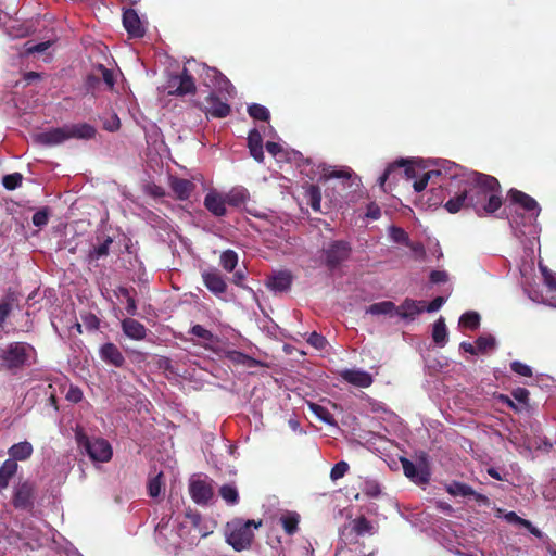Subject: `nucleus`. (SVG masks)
I'll return each instance as SVG.
<instances>
[{"mask_svg": "<svg viewBox=\"0 0 556 556\" xmlns=\"http://www.w3.org/2000/svg\"><path fill=\"white\" fill-rule=\"evenodd\" d=\"M204 207L215 217H224L227 214L225 194L211 190L204 197Z\"/></svg>", "mask_w": 556, "mask_h": 556, "instance_id": "nucleus-15", "label": "nucleus"}, {"mask_svg": "<svg viewBox=\"0 0 556 556\" xmlns=\"http://www.w3.org/2000/svg\"><path fill=\"white\" fill-rule=\"evenodd\" d=\"M430 180L434 182V179H433L430 170H427L421 175V177L419 179L414 181L413 187H414L415 191L421 192L422 190H425Z\"/></svg>", "mask_w": 556, "mask_h": 556, "instance_id": "nucleus-55", "label": "nucleus"}, {"mask_svg": "<svg viewBox=\"0 0 556 556\" xmlns=\"http://www.w3.org/2000/svg\"><path fill=\"white\" fill-rule=\"evenodd\" d=\"M508 198L513 203L519 204L529 213H535L538 215L541 211L536 200L523 191L513 188L508 191Z\"/></svg>", "mask_w": 556, "mask_h": 556, "instance_id": "nucleus-19", "label": "nucleus"}, {"mask_svg": "<svg viewBox=\"0 0 556 556\" xmlns=\"http://www.w3.org/2000/svg\"><path fill=\"white\" fill-rule=\"evenodd\" d=\"M100 358L108 365L122 368L125 363V356L118 346L112 342H106L99 349Z\"/></svg>", "mask_w": 556, "mask_h": 556, "instance_id": "nucleus-16", "label": "nucleus"}, {"mask_svg": "<svg viewBox=\"0 0 556 556\" xmlns=\"http://www.w3.org/2000/svg\"><path fill=\"white\" fill-rule=\"evenodd\" d=\"M36 357V349L27 342L15 341L0 349L1 364L12 374H16L18 370L29 367L35 363Z\"/></svg>", "mask_w": 556, "mask_h": 556, "instance_id": "nucleus-3", "label": "nucleus"}, {"mask_svg": "<svg viewBox=\"0 0 556 556\" xmlns=\"http://www.w3.org/2000/svg\"><path fill=\"white\" fill-rule=\"evenodd\" d=\"M425 311V302L412 299H405L404 302L396 307L395 313L404 319H414Z\"/></svg>", "mask_w": 556, "mask_h": 556, "instance_id": "nucleus-22", "label": "nucleus"}, {"mask_svg": "<svg viewBox=\"0 0 556 556\" xmlns=\"http://www.w3.org/2000/svg\"><path fill=\"white\" fill-rule=\"evenodd\" d=\"M395 309H396V306L393 302L383 301V302H378V303L371 304L367 308V313H369L371 315H389V314L394 313Z\"/></svg>", "mask_w": 556, "mask_h": 556, "instance_id": "nucleus-35", "label": "nucleus"}, {"mask_svg": "<svg viewBox=\"0 0 556 556\" xmlns=\"http://www.w3.org/2000/svg\"><path fill=\"white\" fill-rule=\"evenodd\" d=\"M429 170L433 179L439 178V185H442L448 194L460 191L465 180L469 179V174L473 172L446 160L440 163L439 168Z\"/></svg>", "mask_w": 556, "mask_h": 556, "instance_id": "nucleus-4", "label": "nucleus"}, {"mask_svg": "<svg viewBox=\"0 0 556 556\" xmlns=\"http://www.w3.org/2000/svg\"><path fill=\"white\" fill-rule=\"evenodd\" d=\"M476 345L479 353H485L495 348L496 340L491 334L480 336L476 340Z\"/></svg>", "mask_w": 556, "mask_h": 556, "instance_id": "nucleus-45", "label": "nucleus"}, {"mask_svg": "<svg viewBox=\"0 0 556 556\" xmlns=\"http://www.w3.org/2000/svg\"><path fill=\"white\" fill-rule=\"evenodd\" d=\"M165 488L164 473L160 471L154 477H151L148 481V494L155 498L161 495Z\"/></svg>", "mask_w": 556, "mask_h": 556, "instance_id": "nucleus-32", "label": "nucleus"}, {"mask_svg": "<svg viewBox=\"0 0 556 556\" xmlns=\"http://www.w3.org/2000/svg\"><path fill=\"white\" fill-rule=\"evenodd\" d=\"M505 519L507 522L519 525L521 527L530 526V521L519 517L515 511H509L505 515Z\"/></svg>", "mask_w": 556, "mask_h": 556, "instance_id": "nucleus-60", "label": "nucleus"}, {"mask_svg": "<svg viewBox=\"0 0 556 556\" xmlns=\"http://www.w3.org/2000/svg\"><path fill=\"white\" fill-rule=\"evenodd\" d=\"M403 471L407 478L417 483L428 482V473L417 468V466L407 458H401Z\"/></svg>", "mask_w": 556, "mask_h": 556, "instance_id": "nucleus-27", "label": "nucleus"}, {"mask_svg": "<svg viewBox=\"0 0 556 556\" xmlns=\"http://www.w3.org/2000/svg\"><path fill=\"white\" fill-rule=\"evenodd\" d=\"M503 205L502 188L498 180L490 175L472 172L460 191H455L444 207L451 214L462 208H472L478 216L491 215Z\"/></svg>", "mask_w": 556, "mask_h": 556, "instance_id": "nucleus-1", "label": "nucleus"}, {"mask_svg": "<svg viewBox=\"0 0 556 556\" xmlns=\"http://www.w3.org/2000/svg\"><path fill=\"white\" fill-rule=\"evenodd\" d=\"M340 377L358 388H368L372 384V376L364 370L359 369H344L340 372Z\"/></svg>", "mask_w": 556, "mask_h": 556, "instance_id": "nucleus-18", "label": "nucleus"}, {"mask_svg": "<svg viewBox=\"0 0 556 556\" xmlns=\"http://www.w3.org/2000/svg\"><path fill=\"white\" fill-rule=\"evenodd\" d=\"M459 325L470 330H476L480 326V315L477 312L469 311L459 318Z\"/></svg>", "mask_w": 556, "mask_h": 556, "instance_id": "nucleus-37", "label": "nucleus"}, {"mask_svg": "<svg viewBox=\"0 0 556 556\" xmlns=\"http://www.w3.org/2000/svg\"><path fill=\"white\" fill-rule=\"evenodd\" d=\"M31 222H33V224L36 227H43V226H46L48 224V222H49L48 208L45 207V208H41V210L37 211L33 215Z\"/></svg>", "mask_w": 556, "mask_h": 556, "instance_id": "nucleus-54", "label": "nucleus"}, {"mask_svg": "<svg viewBox=\"0 0 556 556\" xmlns=\"http://www.w3.org/2000/svg\"><path fill=\"white\" fill-rule=\"evenodd\" d=\"M389 236L396 243H402L407 247L410 245L408 233L401 227L391 226L389 229Z\"/></svg>", "mask_w": 556, "mask_h": 556, "instance_id": "nucleus-43", "label": "nucleus"}, {"mask_svg": "<svg viewBox=\"0 0 556 556\" xmlns=\"http://www.w3.org/2000/svg\"><path fill=\"white\" fill-rule=\"evenodd\" d=\"M444 303L445 299L443 296H437L427 306L425 305V311L429 313L437 312Z\"/></svg>", "mask_w": 556, "mask_h": 556, "instance_id": "nucleus-63", "label": "nucleus"}, {"mask_svg": "<svg viewBox=\"0 0 556 556\" xmlns=\"http://www.w3.org/2000/svg\"><path fill=\"white\" fill-rule=\"evenodd\" d=\"M201 76L204 79V84L219 90H225L229 93L228 89H233L229 79L219 72L216 67H211L204 64L202 66Z\"/></svg>", "mask_w": 556, "mask_h": 556, "instance_id": "nucleus-14", "label": "nucleus"}, {"mask_svg": "<svg viewBox=\"0 0 556 556\" xmlns=\"http://www.w3.org/2000/svg\"><path fill=\"white\" fill-rule=\"evenodd\" d=\"M50 46V41H43L40 43L31 45L27 47V53H41L45 52Z\"/></svg>", "mask_w": 556, "mask_h": 556, "instance_id": "nucleus-64", "label": "nucleus"}, {"mask_svg": "<svg viewBox=\"0 0 556 556\" xmlns=\"http://www.w3.org/2000/svg\"><path fill=\"white\" fill-rule=\"evenodd\" d=\"M219 495L229 505L239 503V493L236 486L231 484H224L219 488Z\"/></svg>", "mask_w": 556, "mask_h": 556, "instance_id": "nucleus-36", "label": "nucleus"}, {"mask_svg": "<svg viewBox=\"0 0 556 556\" xmlns=\"http://www.w3.org/2000/svg\"><path fill=\"white\" fill-rule=\"evenodd\" d=\"M353 530L357 535H364L371 532L372 526L367 518L362 516L354 520Z\"/></svg>", "mask_w": 556, "mask_h": 556, "instance_id": "nucleus-46", "label": "nucleus"}, {"mask_svg": "<svg viewBox=\"0 0 556 556\" xmlns=\"http://www.w3.org/2000/svg\"><path fill=\"white\" fill-rule=\"evenodd\" d=\"M352 245L345 240H333L321 250L323 264L328 270L339 269L345 262L351 258Z\"/></svg>", "mask_w": 556, "mask_h": 556, "instance_id": "nucleus-6", "label": "nucleus"}, {"mask_svg": "<svg viewBox=\"0 0 556 556\" xmlns=\"http://www.w3.org/2000/svg\"><path fill=\"white\" fill-rule=\"evenodd\" d=\"M285 532L289 535H293L298 531V525L300 517L298 514L292 513L281 517L280 519Z\"/></svg>", "mask_w": 556, "mask_h": 556, "instance_id": "nucleus-38", "label": "nucleus"}, {"mask_svg": "<svg viewBox=\"0 0 556 556\" xmlns=\"http://www.w3.org/2000/svg\"><path fill=\"white\" fill-rule=\"evenodd\" d=\"M311 410L315 414V416L328 425H334L336 420L333 415L324 406L312 403L309 404Z\"/></svg>", "mask_w": 556, "mask_h": 556, "instance_id": "nucleus-42", "label": "nucleus"}, {"mask_svg": "<svg viewBox=\"0 0 556 556\" xmlns=\"http://www.w3.org/2000/svg\"><path fill=\"white\" fill-rule=\"evenodd\" d=\"M102 83L109 89H113L115 85V79L113 72L111 70L106 68L102 64H98L85 78V92L94 94V92L100 89Z\"/></svg>", "mask_w": 556, "mask_h": 556, "instance_id": "nucleus-9", "label": "nucleus"}, {"mask_svg": "<svg viewBox=\"0 0 556 556\" xmlns=\"http://www.w3.org/2000/svg\"><path fill=\"white\" fill-rule=\"evenodd\" d=\"M304 197L306 199L307 204L315 212H321V191L320 188L316 185H308L305 188Z\"/></svg>", "mask_w": 556, "mask_h": 556, "instance_id": "nucleus-30", "label": "nucleus"}, {"mask_svg": "<svg viewBox=\"0 0 556 556\" xmlns=\"http://www.w3.org/2000/svg\"><path fill=\"white\" fill-rule=\"evenodd\" d=\"M189 333L208 342L214 340V334L201 325L192 326Z\"/></svg>", "mask_w": 556, "mask_h": 556, "instance_id": "nucleus-51", "label": "nucleus"}, {"mask_svg": "<svg viewBox=\"0 0 556 556\" xmlns=\"http://www.w3.org/2000/svg\"><path fill=\"white\" fill-rule=\"evenodd\" d=\"M293 277L288 270H280L268 278L266 286L278 292H283L290 289Z\"/></svg>", "mask_w": 556, "mask_h": 556, "instance_id": "nucleus-23", "label": "nucleus"}, {"mask_svg": "<svg viewBox=\"0 0 556 556\" xmlns=\"http://www.w3.org/2000/svg\"><path fill=\"white\" fill-rule=\"evenodd\" d=\"M349 469H350V466L346 462H344V460L338 462L331 468V471H330L331 480L337 481V480L343 478L346 475V472L349 471Z\"/></svg>", "mask_w": 556, "mask_h": 556, "instance_id": "nucleus-48", "label": "nucleus"}, {"mask_svg": "<svg viewBox=\"0 0 556 556\" xmlns=\"http://www.w3.org/2000/svg\"><path fill=\"white\" fill-rule=\"evenodd\" d=\"M497 400L498 402H501L502 404H505L507 405L509 408H511L514 412L516 413H519L521 412V408L518 404H516L511 399L510 396L506 395V394H498L497 396Z\"/></svg>", "mask_w": 556, "mask_h": 556, "instance_id": "nucleus-62", "label": "nucleus"}, {"mask_svg": "<svg viewBox=\"0 0 556 556\" xmlns=\"http://www.w3.org/2000/svg\"><path fill=\"white\" fill-rule=\"evenodd\" d=\"M97 129L88 123L65 124L36 135V141L43 146L61 144L70 139L89 140L94 138Z\"/></svg>", "mask_w": 556, "mask_h": 556, "instance_id": "nucleus-2", "label": "nucleus"}, {"mask_svg": "<svg viewBox=\"0 0 556 556\" xmlns=\"http://www.w3.org/2000/svg\"><path fill=\"white\" fill-rule=\"evenodd\" d=\"M432 339L434 343L440 346H444L447 341V329L445 325V319L440 317L434 324L432 328Z\"/></svg>", "mask_w": 556, "mask_h": 556, "instance_id": "nucleus-31", "label": "nucleus"}, {"mask_svg": "<svg viewBox=\"0 0 556 556\" xmlns=\"http://www.w3.org/2000/svg\"><path fill=\"white\" fill-rule=\"evenodd\" d=\"M510 369L521 376V377H532V368L528 366L527 364H523L519 361H514L510 363Z\"/></svg>", "mask_w": 556, "mask_h": 556, "instance_id": "nucleus-52", "label": "nucleus"}, {"mask_svg": "<svg viewBox=\"0 0 556 556\" xmlns=\"http://www.w3.org/2000/svg\"><path fill=\"white\" fill-rule=\"evenodd\" d=\"M333 178L350 179L351 173L349 170L325 169L324 174L320 177V180H329Z\"/></svg>", "mask_w": 556, "mask_h": 556, "instance_id": "nucleus-50", "label": "nucleus"}, {"mask_svg": "<svg viewBox=\"0 0 556 556\" xmlns=\"http://www.w3.org/2000/svg\"><path fill=\"white\" fill-rule=\"evenodd\" d=\"M36 485L30 481L20 482L13 493L12 504L17 509L30 510L34 507Z\"/></svg>", "mask_w": 556, "mask_h": 556, "instance_id": "nucleus-10", "label": "nucleus"}, {"mask_svg": "<svg viewBox=\"0 0 556 556\" xmlns=\"http://www.w3.org/2000/svg\"><path fill=\"white\" fill-rule=\"evenodd\" d=\"M83 391L78 387L71 386L66 393V400L72 403H79L83 400Z\"/></svg>", "mask_w": 556, "mask_h": 556, "instance_id": "nucleus-59", "label": "nucleus"}, {"mask_svg": "<svg viewBox=\"0 0 556 556\" xmlns=\"http://www.w3.org/2000/svg\"><path fill=\"white\" fill-rule=\"evenodd\" d=\"M34 448L33 445L28 441H23L16 444H13L8 453L10 455L9 459H13L16 463L18 460L24 462L30 458L33 455Z\"/></svg>", "mask_w": 556, "mask_h": 556, "instance_id": "nucleus-28", "label": "nucleus"}, {"mask_svg": "<svg viewBox=\"0 0 556 556\" xmlns=\"http://www.w3.org/2000/svg\"><path fill=\"white\" fill-rule=\"evenodd\" d=\"M189 493L194 503L206 505L214 495L210 481L205 479H192L189 483Z\"/></svg>", "mask_w": 556, "mask_h": 556, "instance_id": "nucleus-12", "label": "nucleus"}, {"mask_svg": "<svg viewBox=\"0 0 556 556\" xmlns=\"http://www.w3.org/2000/svg\"><path fill=\"white\" fill-rule=\"evenodd\" d=\"M112 243H113V239L108 236L100 245L94 247L93 249H91L89 251L88 260L91 262V261H97L101 257L108 256L110 247Z\"/></svg>", "mask_w": 556, "mask_h": 556, "instance_id": "nucleus-34", "label": "nucleus"}, {"mask_svg": "<svg viewBox=\"0 0 556 556\" xmlns=\"http://www.w3.org/2000/svg\"><path fill=\"white\" fill-rule=\"evenodd\" d=\"M166 89H168L167 93L169 96L176 97L194 94L197 92L194 78L186 67L182 68L180 74L169 76Z\"/></svg>", "mask_w": 556, "mask_h": 556, "instance_id": "nucleus-8", "label": "nucleus"}, {"mask_svg": "<svg viewBox=\"0 0 556 556\" xmlns=\"http://www.w3.org/2000/svg\"><path fill=\"white\" fill-rule=\"evenodd\" d=\"M262 526V520H242L235 519L227 523V543L236 551L240 552L250 547L254 533L252 528L257 529Z\"/></svg>", "mask_w": 556, "mask_h": 556, "instance_id": "nucleus-5", "label": "nucleus"}, {"mask_svg": "<svg viewBox=\"0 0 556 556\" xmlns=\"http://www.w3.org/2000/svg\"><path fill=\"white\" fill-rule=\"evenodd\" d=\"M429 279L432 283H442L447 281L448 275L444 270H432Z\"/></svg>", "mask_w": 556, "mask_h": 556, "instance_id": "nucleus-61", "label": "nucleus"}, {"mask_svg": "<svg viewBox=\"0 0 556 556\" xmlns=\"http://www.w3.org/2000/svg\"><path fill=\"white\" fill-rule=\"evenodd\" d=\"M544 278V283L548 288V291H556V277L546 267L540 266Z\"/></svg>", "mask_w": 556, "mask_h": 556, "instance_id": "nucleus-56", "label": "nucleus"}, {"mask_svg": "<svg viewBox=\"0 0 556 556\" xmlns=\"http://www.w3.org/2000/svg\"><path fill=\"white\" fill-rule=\"evenodd\" d=\"M444 189L445 188L442 187V185H439L438 188L431 189V197L428 199L429 206H439L443 203L445 199Z\"/></svg>", "mask_w": 556, "mask_h": 556, "instance_id": "nucleus-49", "label": "nucleus"}, {"mask_svg": "<svg viewBox=\"0 0 556 556\" xmlns=\"http://www.w3.org/2000/svg\"><path fill=\"white\" fill-rule=\"evenodd\" d=\"M445 490L452 496L466 497L475 494V490L470 485L459 481H452L451 483L446 484Z\"/></svg>", "mask_w": 556, "mask_h": 556, "instance_id": "nucleus-33", "label": "nucleus"}, {"mask_svg": "<svg viewBox=\"0 0 556 556\" xmlns=\"http://www.w3.org/2000/svg\"><path fill=\"white\" fill-rule=\"evenodd\" d=\"M511 396L525 407L529 406L530 392L526 388L518 387L511 391Z\"/></svg>", "mask_w": 556, "mask_h": 556, "instance_id": "nucleus-53", "label": "nucleus"}, {"mask_svg": "<svg viewBox=\"0 0 556 556\" xmlns=\"http://www.w3.org/2000/svg\"><path fill=\"white\" fill-rule=\"evenodd\" d=\"M23 182V175L21 173H13L4 175L2 178V185L7 190H15L21 187Z\"/></svg>", "mask_w": 556, "mask_h": 556, "instance_id": "nucleus-44", "label": "nucleus"}, {"mask_svg": "<svg viewBox=\"0 0 556 556\" xmlns=\"http://www.w3.org/2000/svg\"><path fill=\"white\" fill-rule=\"evenodd\" d=\"M202 279L204 286L215 295L224 294L227 290V283L217 270L204 271Z\"/></svg>", "mask_w": 556, "mask_h": 556, "instance_id": "nucleus-20", "label": "nucleus"}, {"mask_svg": "<svg viewBox=\"0 0 556 556\" xmlns=\"http://www.w3.org/2000/svg\"><path fill=\"white\" fill-rule=\"evenodd\" d=\"M12 312V304L9 300L3 299L0 301V327H3L7 318Z\"/></svg>", "mask_w": 556, "mask_h": 556, "instance_id": "nucleus-57", "label": "nucleus"}, {"mask_svg": "<svg viewBox=\"0 0 556 556\" xmlns=\"http://www.w3.org/2000/svg\"><path fill=\"white\" fill-rule=\"evenodd\" d=\"M226 202L232 207H240L250 200V192L244 187H235L225 193Z\"/></svg>", "mask_w": 556, "mask_h": 556, "instance_id": "nucleus-26", "label": "nucleus"}, {"mask_svg": "<svg viewBox=\"0 0 556 556\" xmlns=\"http://www.w3.org/2000/svg\"><path fill=\"white\" fill-rule=\"evenodd\" d=\"M248 113L252 118L257 121L268 122L270 118L268 109L257 103L249 105Z\"/></svg>", "mask_w": 556, "mask_h": 556, "instance_id": "nucleus-41", "label": "nucleus"}, {"mask_svg": "<svg viewBox=\"0 0 556 556\" xmlns=\"http://www.w3.org/2000/svg\"><path fill=\"white\" fill-rule=\"evenodd\" d=\"M238 264V254L233 250H226L220 255V265L222 267L231 273L236 268Z\"/></svg>", "mask_w": 556, "mask_h": 556, "instance_id": "nucleus-39", "label": "nucleus"}, {"mask_svg": "<svg viewBox=\"0 0 556 556\" xmlns=\"http://www.w3.org/2000/svg\"><path fill=\"white\" fill-rule=\"evenodd\" d=\"M195 185L188 179L185 178H173L170 180V189L175 193L178 200H188L193 192Z\"/></svg>", "mask_w": 556, "mask_h": 556, "instance_id": "nucleus-25", "label": "nucleus"}, {"mask_svg": "<svg viewBox=\"0 0 556 556\" xmlns=\"http://www.w3.org/2000/svg\"><path fill=\"white\" fill-rule=\"evenodd\" d=\"M18 464L13 459H7L0 466V492L9 486L10 480L16 475Z\"/></svg>", "mask_w": 556, "mask_h": 556, "instance_id": "nucleus-29", "label": "nucleus"}, {"mask_svg": "<svg viewBox=\"0 0 556 556\" xmlns=\"http://www.w3.org/2000/svg\"><path fill=\"white\" fill-rule=\"evenodd\" d=\"M78 446L93 460L105 463L112 458L111 444L102 438L89 439L85 433H76Z\"/></svg>", "mask_w": 556, "mask_h": 556, "instance_id": "nucleus-7", "label": "nucleus"}, {"mask_svg": "<svg viewBox=\"0 0 556 556\" xmlns=\"http://www.w3.org/2000/svg\"><path fill=\"white\" fill-rule=\"evenodd\" d=\"M227 358L235 364H241L247 367H253L257 364V362L253 357H251L242 352L235 351V350L229 351L227 353Z\"/></svg>", "mask_w": 556, "mask_h": 556, "instance_id": "nucleus-40", "label": "nucleus"}, {"mask_svg": "<svg viewBox=\"0 0 556 556\" xmlns=\"http://www.w3.org/2000/svg\"><path fill=\"white\" fill-rule=\"evenodd\" d=\"M123 25L131 38H141L144 36V28L134 9H127L123 13Z\"/></svg>", "mask_w": 556, "mask_h": 556, "instance_id": "nucleus-17", "label": "nucleus"}, {"mask_svg": "<svg viewBox=\"0 0 556 556\" xmlns=\"http://www.w3.org/2000/svg\"><path fill=\"white\" fill-rule=\"evenodd\" d=\"M206 105L199 108L207 115L212 116L214 118H225L227 117L230 112L231 108L228 103L222 101L218 96H216L214 92H211L205 98Z\"/></svg>", "mask_w": 556, "mask_h": 556, "instance_id": "nucleus-13", "label": "nucleus"}, {"mask_svg": "<svg viewBox=\"0 0 556 556\" xmlns=\"http://www.w3.org/2000/svg\"><path fill=\"white\" fill-rule=\"evenodd\" d=\"M84 326L89 331L98 330L100 327V319L90 312L84 313L80 315Z\"/></svg>", "mask_w": 556, "mask_h": 556, "instance_id": "nucleus-47", "label": "nucleus"}, {"mask_svg": "<svg viewBox=\"0 0 556 556\" xmlns=\"http://www.w3.org/2000/svg\"><path fill=\"white\" fill-rule=\"evenodd\" d=\"M307 342L316 349H324L327 340L324 336L314 331L309 334Z\"/></svg>", "mask_w": 556, "mask_h": 556, "instance_id": "nucleus-58", "label": "nucleus"}, {"mask_svg": "<svg viewBox=\"0 0 556 556\" xmlns=\"http://www.w3.org/2000/svg\"><path fill=\"white\" fill-rule=\"evenodd\" d=\"M122 330L131 340L141 341L147 337L148 329L137 319L127 317L122 320Z\"/></svg>", "mask_w": 556, "mask_h": 556, "instance_id": "nucleus-21", "label": "nucleus"}, {"mask_svg": "<svg viewBox=\"0 0 556 556\" xmlns=\"http://www.w3.org/2000/svg\"><path fill=\"white\" fill-rule=\"evenodd\" d=\"M248 148L251 156L258 163L264 161L263 138L261 132L253 128L248 135Z\"/></svg>", "mask_w": 556, "mask_h": 556, "instance_id": "nucleus-24", "label": "nucleus"}, {"mask_svg": "<svg viewBox=\"0 0 556 556\" xmlns=\"http://www.w3.org/2000/svg\"><path fill=\"white\" fill-rule=\"evenodd\" d=\"M395 174H404L407 179H412L419 176V169L404 160L395 161L394 163L389 164L383 174L379 177V186L384 190L387 180L391 177L395 178Z\"/></svg>", "mask_w": 556, "mask_h": 556, "instance_id": "nucleus-11", "label": "nucleus"}]
</instances>
